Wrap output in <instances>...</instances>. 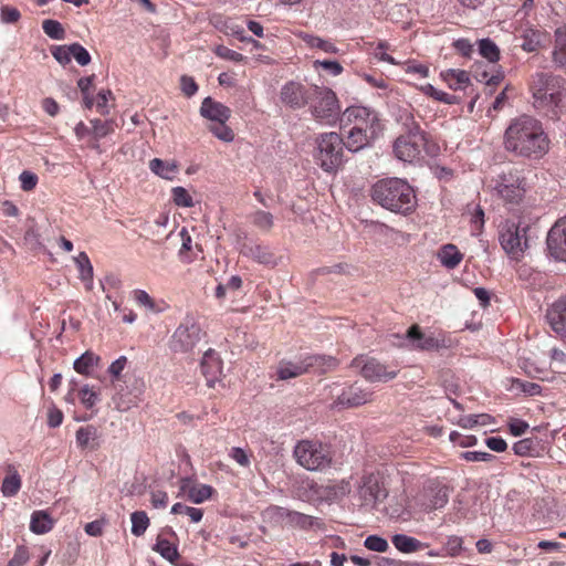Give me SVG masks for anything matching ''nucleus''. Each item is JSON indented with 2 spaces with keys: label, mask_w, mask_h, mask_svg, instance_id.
Returning a JSON list of instances; mask_svg holds the SVG:
<instances>
[{
  "label": "nucleus",
  "mask_w": 566,
  "mask_h": 566,
  "mask_svg": "<svg viewBox=\"0 0 566 566\" xmlns=\"http://www.w3.org/2000/svg\"><path fill=\"white\" fill-rule=\"evenodd\" d=\"M505 148L524 157H542L548 150V140L542 124L527 115L515 118L505 130Z\"/></svg>",
  "instance_id": "1"
},
{
  "label": "nucleus",
  "mask_w": 566,
  "mask_h": 566,
  "mask_svg": "<svg viewBox=\"0 0 566 566\" xmlns=\"http://www.w3.org/2000/svg\"><path fill=\"white\" fill-rule=\"evenodd\" d=\"M400 120L406 129L394 143L395 156L405 163H416L423 158V154L434 156L438 147L428 142L427 135L415 122L413 115L405 111Z\"/></svg>",
  "instance_id": "2"
},
{
  "label": "nucleus",
  "mask_w": 566,
  "mask_h": 566,
  "mask_svg": "<svg viewBox=\"0 0 566 566\" xmlns=\"http://www.w3.org/2000/svg\"><path fill=\"white\" fill-rule=\"evenodd\" d=\"M371 198L382 208L407 214L416 207V195L410 185L399 178L377 181L371 189Z\"/></svg>",
  "instance_id": "3"
},
{
  "label": "nucleus",
  "mask_w": 566,
  "mask_h": 566,
  "mask_svg": "<svg viewBox=\"0 0 566 566\" xmlns=\"http://www.w3.org/2000/svg\"><path fill=\"white\" fill-rule=\"evenodd\" d=\"M352 122L354 126L348 132L344 145L349 151L356 153L368 145L375 133L374 124L377 122V117L366 107H348L344 112L340 123L346 125Z\"/></svg>",
  "instance_id": "4"
},
{
  "label": "nucleus",
  "mask_w": 566,
  "mask_h": 566,
  "mask_svg": "<svg viewBox=\"0 0 566 566\" xmlns=\"http://www.w3.org/2000/svg\"><path fill=\"white\" fill-rule=\"evenodd\" d=\"M293 457L297 464L308 471H324L333 464L331 447L314 439L297 441L293 449Z\"/></svg>",
  "instance_id": "5"
},
{
  "label": "nucleus",
  "mask_w": 566,
  "mask_h": 566,
  "mask_svg": "<svg viewBox=\"0 0 566 566\" xmlns=\"http://www.w3.org/2000/svg\"><path fill=\"white\" fill-rule=\"evenodd\" d=\"M317 164L327 172L335 171L343 164L344 140L337 133L322 134L317 140Z\"/></svg>",
  "instance_id": "6"
},
{
  "label": "nucleus",
  "mask_w": 566,
  "mask_h": 566,
  "mask_svg": "<svg viewBox=\"0 0 566 566\" xmlns=\"http://www.w3.org/2000/svg\"><path fill=\"white\" fill-rule=\"evenodd\" d=\"M336 360L332 357L326 358L319 355H306L300 357L297 361L282 360L280 361L276 374L281 380L298 377L312 370H324V367H334Z\"/></svg>",
  "instance_id": "7"
},
{
  "label": "nucleus",
  "mask_w": 566,
  "mask_h": 566,
  "mask_svg": "<svg viewBox=\"0 0 566 566\" xmlns=\"http://www.w3.org/2000/svg\"><path fill=\"white\" fill-rule=\"evenodd\" d=\"M312 115L319 122L334 123L339 115L340 107L336 94L328 87H312Z\"/></svg>",
  "instance_id": "8"
},
{
  "label": "nucleus",
  "mask_w": 566,
  "mask_h": 566,
  "mask_svg": "<svg viewBox=\"0 0 566 566\" xmlns=\"http://www.w3.org/2000/svg\"><path fill=\"white\" fill-rule=\"evenodd\" d=\"M333 402L331 407L336 410L357 408L373 401L374 392L361 388L356 382L345 386H334L331 390Z\"/></svg>",
  "instance_id": "9"
},
{
  "label": "nucleus",
  "mask_w": 566,
  "mask_h": 566,
  "mask_svg": "<svg viewBox=\"0 0 566 566\" xmlns=\"http://www.w3.org/2000/svg\"><path fill=\"white\" fill-rule=\"evenodd\" d=\"M352 366L359 368L361 376L370 382H387L396 378L399 373L397 364H382L376 358L364 356L355 357Z\"/></svg>",
  "instance_id": "10"
},
{
  "label": "nucleus",
  "mask_w": 566,
  "mask_h": 566,
  "mask_svg": "<svg viewBox=\"0 0 566 566\" xmlns=\"http://www.w3.org/2000/svg\"><path fill=\"white\" fill-rule=\"evenodd\" d=\"M527 227L506 221L500 231V243L504 251L513 259H520L528 248L526 238Z\"/></svg>",
  "instance_id": "11"
},
{
  "label": "nucleus",
  "mask_w": 566,
  "mask_h": 566,
  "mask_svg": "<svg viewBox=\"0 0 566 566\" xmlns=\"http://www.w3.org/2000/svg\"><path fill=\"white\" fill-rule=\"evenodd\" d=\"M205 336L206 333L202 331L197 321L181 322L171 336L170 348L174 352H189Z\"/></svg>",
  "instance_id": "12"
},
{
  "label": "nucleus",
  "mask_w": 566,
  "mask_h": 566,
  "mask_svg": "<svg viewBox=\"0 0 566 566\" xmlns=\"http://www.w3.org/2000/svg\"><path fill=\"white\" fill-rule=\"evenodd\" d=\"M533 106L548 118L556 120L566 111V92L547 93L545 96L533 95Z\"/></svg>",
  "instance_id": "13"
},
{
  "label": "nucleus",
  "mask_w": 566,
  "mask_h": 566,
  "mask_svg": "<svg viewBox=\"0 0 566 566\" xmlns=\"http://www.w3.org/2000/svg\"><path fill=\"white\" fill-rule=\"evenodd\" d=\"M530 90L532 96L541 94L545 96L547 93L566 92V80L560 75L549 72H536L531 77Z\"/></svg>",
  "instance_id": "14"
},
{
  "label": "nucleus",
  "mask_w": 566,
  "mask_h": 566,
  "mask_svg": "<svg viewBox=\"0 0 566 566\" xmlns=\"http://www.w3.org/2000/svg\"><path fill=\"white\" fill-rule=\"evenodd\" d=\"M178 536L172 527L165 526L158 533L153 549L160 554V556L167 559L169 563L177 564L180 558V554L178 552Z\"/></svg>",
  "instance_id": "15"
},
{
  "label": "nucleus",
  "mask_w": 566,
  "mask_h": 566,
  "mask_svg": "<svg viewBox=\"0 0 566 566\" xmlns=\"http://www.w3.org/2000/svg\"><path fill=\"white\" fill-rule=\"evenodd\" d=\"M407 337L412 345L422 350H439L441 348H450L452 346L451 338H447L442 335H426L421 332L418 325H412L408 332Z\"/></svg>",
  "instance_id": "16"
},
{
  "label": "nucleus",
  "mask_w": 566,
  "mask_h": 566,
  "mask_svg": "<svg viewBox=\"0 0 566 566\" xmlns=\"http://www.w3.org/2000/svg\"><path fill=\"white\" fill-rule=\"evenodd\" d=\"M358 494L365 505H375L377 502L385 500L388 495L379 478L374 473L365 474L361 478Z\"/></svg>",
  "instance_id": "17"
},
{
  "label": "nucleus",
  "mask_w": 566,
  "mask_h": 566,
  "mask_svg": "<svg viewBox=\"0 0 566 566\" xmlns=\"http://www.w3.org/2000/svg\"><path fill=\"white\" fill-rule=\"evenodd\" d=\"M546 241L551 255L557 261L566 262V217L554 223Z\"/></svg>",
  "instance_id": "18"
},
{
  "label": "nucleus",
  "mask_w": 566,
  "mask_h": 566,
  "mask_svg": "<svg viewBox=\"0 0 566 566\" xmlns=\"http://www.w3.org/2000/svg\"><path fill=\"white\" fill-rule=\"evenodd\" d=\"M312 88H305L302 84L291 81L283 85L280 94L282 103L292 108H302L310 103Z\"/></svg>",
  "instance_id": "19"
},
{
  "label": "nucleus",
  "mask_w": 566,
  "mask_h": 566,
  "mask_svg": "<svg viewBox=\"0 0 566 566\" xmlns=\"http://www.w3.org/2000/svg\"><path fill=\"white\" fill-rule=\"evenodd\" d=\"M240 253L268 268H275L282 260V256H277L269 245L260 243H245L242 245Z\"/></svg>",
  "instance_id": "20"
},
{
  "label": "nucleus",
  "mask_w": 566,
  "mask_h": 566,
  "mask_svg": "<svg viewBox=\"0 0 566 566\" xmlns=\"http://www.w3.org/2000/svg\"><path fill=\"white\" fill-rule=\"evenodd\" d=\"M201 371L206 377L207 386L213 388L222 374V361L214 350L208 349L201 360Z\"/></svg>",
  "instance_id": "21"
},
{
  "label": "nucleus",
  "mask_w": 566,
  "mask_h": 566,
  "mask_svg": "<svg viewBox=\"0 0 566 566\" xmlns=\"http://www.w3.org/2000/svg\"><path fill=\"white\" fill-rule=\"evenodd\" d=\"M449 500L448 491L446 488H429L424 489L420 495V505L423 511L430 512L442 509Z\"/></svg>",
  "instance_id": "22"
},
{
  "label": "nucleus",
  "mask_w": 566,
  "mask_h": 566,
  "mask_svg": "<svg viewBox=\"0 0 566 566\" xmlns=\"http://www.w3.org/2000/svg\"><path fill=\"white\" fill-rule=\"evenodd\" d=\"M200 114L211 122H227L230 118L231 111L222 103L213 101L211 97H206L200 107Z\"/></svg>",
  "instance_id": "23"
},
{
  "label": "nucleus",
  "mask_w": 566,
  "mask_h": 566,
  "mask_svg": "<svg viewBox=\"0 0 566 566\" xmlns=\"http://www.w3.org/2000/svg\"><path fill=\"white\" fill-rule=\"evenodd\" d=\"M98 430L93 424L80 427L76 431V443L81 449L96 450L99 448Z\"/></svg>",
  "instance_id": "24"
},
{
  "label": "nucleus",
  "mask_w": 566,
  "mask_h": 566,
  "mask_svg": "<svg viewBox=\"0 0 566 566\" xmlns=\"http://www.w3.org/2000/svg\"><path fill=\"white\" fill-rule=\"evenodd\" d=\"M6 478L3 479L1 492L4 496H14L21 489V476L13 464L4 467Z\"/></svg>",
  "instance_id": "25"
},
{
  "label": "nucleus",
  "mask_w": 566,
  "mask_h": 566,
  "mask_svg": "<svg viewBox=\"0 0 566 566\" xmlns=\"http://www.w3.org/2000/svg\"><path fill=\"white\" fill-rule=\"evenodd\" d=\"M553 62L566 72V28L555 31V46L552 52Z\"/></svg>",
  "instance_id": "26"
},
{
  "label": "nucleus",
  "mask_w": 566,
  "mask_h": 566,
  "mask_svg": "<svg viewBox=\"0 0 566 566\" xmlns=\"http://www.w3.org/2000/svg\"><path fill=\"white\" fill-rule=\"evenodd\" d=\"M181 489L186 492L188 500L195 504L203 503L216 493V490L208 484H192L189 488L184 485Z\"/></svg>",
  "instance_id": "27"
},
{
  "label": "nucleus",
  "mask_w": 566,
  "mask_h": 566,
  "mask_svg": "<svg viewBox=\"0 0 566 566\" xmlns=\"http://www.w3.org/2000/svg\"><path fill=\"white\" fill-rule=\"evenodd\" d=\"M149 169L160 178L171 180L178 172V164L175 160L165 161L154 158L149 161Z\"/></svg>",
  "instance_id": "28"
},
{
  "label": "nucleus",
  "mask_w": 566,
  "mask_h": 566,
  "mask_svg": "<svg viewBox=\"0 0 566 566\" xmlns=\"http://www.w3.org/2000/svg\"><path fill=\"white\" fill-rule=\"evenodd\" d=\"M392 544L394 546L402 553H413L417 551H420L424 547H428V544H424L420 542L419 539L405 535V534H397L392 536Z\"/></svg>",
  "instance_id": "29"
},
{
  "label": "nucleus",
  "mask_w": 566,
  "mask_h": 566,
  "mask_svg": "<svg viewBox=\"0 0 566 566\" xmlns=\"http://www.w3.org/2000/svg\"><path fill=\"white\" fill-rule=\"evenodd\" d=\"M53 520L44 511H35L32 513L30 530L35 534H45L53 528Z\"/></svg>",
  "instance_id": "30"
},
{
  "label": "nucleus",
  "mask_w": 566,
  "mask_h": 566,
  "mask_svg": "<svg viewBox=\"0 0 566 566\" xmlns=\"http://www.w3.org/2000/svg\"><path fill=\"white\" fill-rule=\"evenodd\" d=\"M443 80L448 83L452 90L464 88L470 83L468 72L462 70H447L441 73Z\"/></svg>",
  "instance_id": "31"
},
{
  "label": "nucleus",
  "mask_w": 566,
  "mask_h": 566,
  "mask_svg": "<svg viewBox=\"0 0 566 566\" xmlns=\"http://www.w3.org/2000/svg\"><path fill=\"white\" fill-rule=\"evenodd\" d=\"M440 262L448 269H454L462 260V254L453 244L443 245L438 254Z\"/></svg>",
  "instance_id": "32"
},
{
  "label": "nucleus",
  "mask_w": 566,
  "mask_h": 566,
  "mask_svg": "<svg viewBox=\"0 0 566 566\" xmlns=\"http://www.w3.org/2000/svg\"><path fill=\"white\" fill-rule=\"evenodd\" d=\"M74 261L77 265L81 280L86 283V289L91 290L93 284V266L88 255L85 252H81L74 258Z\"/></svg>",
  "instance_id": "33"
},
{
  "label": "nucleus",
  "mask_w": 566,
  "mask_h": 566,
  "mask_svg": "<svg viewBox=\"0 0 566 566\" xmlns=\"http://www.w3.org/2000/svg\"><path fill=\"white\" fill-rule=\"evenodd\" d=\"M101 358L93 352H85L74 361V369L81 375H90L92 369L96 367Z\"/></svg>",
  "instance_id": "34"
},
{
  "label": "nucleus",
  "mask_w": 566,
  "mask_h": 566,
  "mask_svg": "<svg viewBox=\"0 0 566 566\" xmlns=\"http://www.w3.org/2000/svg\"><path fill=\"white\" fill-rule=\"evenodd\" d=\"M499 195L509 203H518L525 195V184L509 187H495Z\"/></svg>",
  "instance_id": "35"
},
{
  "label": "nucleus",
  "mask_w": 566,
  "mask_h": 566,
  "mask_svg": "<svg viewBox=\"0 0 566 566\" xmlns=\"http://www.w3.org/2000/svg\"><path fill=\"white\" fill-rule=\"evenodd\" d=\"M251 222L254 227L263 232H269L274 226V217L271 212L264 210H256L250 216Z\"/></svg>",
  "instance_id": "36"
},
{
  "label": "nucleus",
  "mask_w": 566,
  "mask_h": 566,
  "mask_svg": "<svg viewBox=\"0 0 566 566\" xmlns=\"http://www.w3.org/2000/svg\"><path fill=\"white\" fill-rule=\"evenodd\" d=\"M543 34L533 29H525L522 34L523 42L521 48L526 52H534L541 45Z\"/></svg>",
  "instance_id": "37"
},
{
  "label": "nucleus",
  "mask_w": 566,
  "mask_h": 566,
  "mask_svg": "<svg viewBox=\"0 0 566 566\" xmlns=\"http://www.w3.org/2000/svg\"><path fill=\"white\" fill-rule=\"evenodd\" d=\"M132 521V533L135 536H142L145 534L146 530L149 526V517L144 511H136L130 515Z\"/></svg>",
  "instance_id": "38"
},
{
  "label": "nucleus",
  "mask_w": 566,
  "mask_h": 566,
  "mask_svg": "<svg viewBox=\"0 0 566 566\" xmlns=\"http://www.w3.org/2000/svg\"><path fill=\"white\" fill-rule=\"evenodd\" d=\"M479 52L489 62H496L500 59L497 45L489 38L479 41Z\"/></svg>",
  "instance_id": "39"
},
{
  "label": "nucleus",
  "mask_w": 566,
  "mask_h": 566,
  "mask_svg": "<svg viewBox=\"0 0 566 566\" xmlns=\"http://www.w3.org/2000/svg\"><path fill=\"white\" fill-rule=\"evenodd\" d=\"M537 450V442L535 439L525 438L513 444V451L521 457H533Z\"/></svg>",
  "instance_id": "40"
},
{
  "label": "nucleus",
  "mask_w": 566,
  "mask_h": 566,
  "mask_svg": "<svg viewBox=\"0 0 566 566\" xmlns=\"http://www.w3.org/2000/svg\"><path fill=\"white\" fill-rule=\"evenodd\" d=\"M171 513L187 515L192 523H199L203 516V511L201 509L187 506L182 503H175L171 507Z\"/></svg>",
  "instance_id": "41"
},
{
  "label": "nucleus",
  "mask_w": 566,
  "mask_h": 566,
  "mask_svg": "<svg viewBox=\"0 0 566 566\" xmlns=\"http://www.w3.org/2000/svg\"><path fill=\"white\" fill-rule=\"evenodd\" d=\"M77 396L81 403L86 409H92L99 400L98 392L91 388L88 385H85L82 388H80Z\"/></svg>",
  "instance_id": "42"
},
{
  "label": "nucleus",
  "mask_w": 566,
  "mask_h": 566,
  "mask_svg": "<svg viewBox=\"0 0 566 566\" xmlns=\"http://www.w3.org/2000/svg\"><path fill=\"white\" fill-rule=\"evenodd\" d=\"M44 33L54 40H63L65 36V30L62 24L52 19L44 20L42 23Z\"/></svg>",
  "instance_id": "43"
},
{
  "label": "nucleus",
  "mask_w": 566,
  "mask_h": 566,
  "mask_svg": "<svg viewBox=\"0 0 566 566\" xmlns=\"http://www.w3.org/2000/svg\"><path fill=\"white\" fill-rule=\"evenodd\" d=\"M209 129L220 140L229 143L234 138L233 130L226 125V122H216L209 126Z\"/></svg>",
  "instance_id": "44"
},
{
  "label": "nucleus",
  "mask_w": 566,
  "mask_h": 566,
  "mask_svg": "<svg viewBox=\"0 0 566 566\" xmlns=\"http://www.w3.org/2000/svg\"><path fill=\"white\" fill-rule=\"evenodd\" d=\"M421 91L431 97H433L437 101L444 102L447 104H454L458 102L457 96L450 95L448 93H444L442 91H438L434 88L431 84H426L421 86Z\"/></svg>",
  "instance_id": "45"
},
{
  "label": "nucleus",
  "mask_w": 566,
  "mask_h": 566,
  "mask_svg": "<svg viewBox=\"0 0 566 566\" xmlns=\"http://www.w3.org/2000/svg\"><path fill=\"white\" fill-rule=\"evenodd\" d=\"M92 124V133L96 138H103L108 134L114 132V122L113 120H101L93 119Z\"/></svg>",
  "instance_id": "46"
},
{
  "label": "nucleus",
  "mask_w": 566,
  "mask_h": 566,
  "mask_svg": "<svg viewBox=\"0 0 566 566\" xmlns=\"http://www.w3.org/2000/svg\"><path fill=\"white\" fill-rule=\"evenodd\" d=\"M525 184V178L520 175L517 170H510L507 172H503L500 175L496 187H504L507 185L509 187H513L515 185Z\"/></svg>",
  "instance_id": "47"
},
{
  "label": "nucleus",
  "mask_w": 566,
  "mask_h": 566,
  "mask_svg": "<svg viewBox=\"0 0 566 566\" xmlns=\"http://www.w3.org/2000/svg\"><path fill=\"white\" fill-rule=\"evenodd\" d=\"M450 441L461 448L474 447L478 443V438L473 434H462L458 431H451L449 436Z\"/></svg>",
  "instance_id": "48"
},
{
  "label": "nucleus",
  "mask_w": 566,
  "mask_h": 566,
  "mask_svg": "<svg viewBox=\"0 0 566 566\" xmlns=\"http://www.w3.org/2000/svg\"><path fill=\"white\" fill-rule=\"evenodd\" d=\"M303 40L310 46L321 49V50H323L326 53H336L337 52V49L334 46L333 43H331V42H328L326 40H323V39H321L318 36L305 34L303 36Z\"/></svg>",
  "instance_id": "49"
},
{
  "label": "nucleus",
  "mask_w": 566,
  "mask_h": 566,
  "mask_svg": "<svg viewBox=\"0 0 566 566\" xmlns=\"http://www.w3.org/2000/svg\"><path fill=\"white\" fill-rule=\"evenodd\" d=\"M172 200L179 207H192L193 200L184 187L172 188Z\"/></svg>",
  "instance_id": "50"
},
{
  "label": "nucleus",
  "mask_w": 566,
  "mask_h": 566,
  "mask_svg": "<svg viewBox=\"0 0 566 566\" xmlns=\"http://www.w3.org/2000/svg\"><path fill=\"white\" fill-rule=\"evenodd\" d=\"M251 453L242 448L233 447L229 451V457L242 468H249L251 464Z\"/></svg>",
  "instance_id": "51"
},
{
  "label": "nucleus",
  "mask_w": 566,
  "mask_h": 566,
  "mask_svg": "<svg viewBox=\"0 0 566 566\" xmlns=\"http://www.w3.org/2000/svg\"><path fill=\"white\" fill-rule=\"evenodd\" d=\"M71 53L75 61L81 65L85 66L91 62V55L88 51L82 46L80 43L71 44Z\"/></svg>",
  "instance_id": "52"
},
{
  "label": "nucleus",
  "mask_w": 566,
  "mask_h": 566,
  "mask_svg": "<svg viewBox=\"0 0 566 566\" xmlns=\"http://www.w3.org/2000/svg\"><path fill=\"white\" fill-rule=\"evenodd\" d=\"M463 539L460 536L452 535L449 536L443 548L444 555L448 556H458L462 551Z\"/></svg>",
  "instance_id": "53"
},
{
  "label": "nucleus",
  "mask_w": 566,
  "mask_h": 566,
  "mask_svg": "<svg viewBox=\"0 0 566 566\" xmlns=\"http://www.w3.org/2000/svg\"><path fill=\"white\" fill-rule=\"evenodd\" d=\"M365 547L369 551L384 553L389 546L385 538L377 535H370L365 539Z\"/></svg>",
  "instance_id": "54"
},
{
  "label": "nucleus",
  "mask_w": 566,
  "mask_h": 566,
  "mask_svg": "<svg viewBox=\"0 0 566 566\" xmlns=\"http://www.w3.org/2000/svg\"><path fill=\"white\" fill-rule=\"evenodd\" d=\"M461 459L468 461V462H476V461H483V462H492L495 460V455L483 452V451H465L461 453Z\"/></svg>",
  "instance_id": "55"
},
{
  "label": "nucleus",
  "mask_w": 566,
  "mask_h": 566,
  "mask_svg": "<svg viewBox=\"0 0 566 566\" xmlns=\"http://www.w3.org/2000/svg\"><path fill=\"white\" fill-rule=\"evenodd\" d=\"M546 318H566V297H562L552 304Z\"/></svg>",
  "instance_id": "56"
},
{
  "label": "nucleus",
  "mask_w": 566,
  "mask_h": 566,
  "mask_svg": "<svg viewBox=\"0 0 566 566\" xmlns=\"http://www.w3.org/2000/svg\"><path fill=\"white\" fill-rule=\"evenodd\" d=\"M52 55L62 65L69 64L71 62V57H72L71 44L55 46L52 50Z\"/></svg>",
  "instance_id": "57"
},
{
  "label": "nucleus",
  "mask_w": 566,
  "mask_h": 566,
  "mask_svg": "<svg viewBox=\"0 0 566 566\" xmlns=\"http://www.w3.org/2000/svg\"><path fill=\"white\" fill-rule=\"evenodd\" d=\"M128 359L126 356H119L115 361H113L108 367V374L113 377L114 380H119L123 370L126 368Z\"/></svg>",
  "instance_id": "58"
},
{
  "label": "nucleus",
  "mask_w": 566,
  "mask_h": 566,
  "mask_svg": "<svg viewBox=\"0 0 566 566\" xmlns=\"http://www.w3.org/2000/svg\"><path fill=\"white\" fill-rule=\"evenodd\" d=\"M467 211L471 214V222L480 230L484 224V211L482 208L479 205H468Z\"/></svg>",
  "instance_id": "59"
},
{
  "label": "nucleus",
  "mask_w": 566,
  "mask_h": 566,
  "mask_svg": "<svg viewBox=\"0 0 566 566\" xmlns=\"http://www.w3.org/2000/svg\"><path fill=\"white\" fill-rule=\"evenodd\" d=\"M29 551L25 546H18L7 566H23L29 560Z\"/></svg>",
  "instance_id": "60"
},
{
  "label": "nucleus",
  "mask_w": 566,
  "mask_h": 566,
  "mask_svg": "<svg viewBox=\"0 0 566 566\" xmlns=\"http://www.w3.org/2000/svg\"><path fill=\"white\" fill-rule=\"evenodd\" d=\"M214 53L226 60L234 61V62H241L243 60V55L239 52H235L224 45H218L214 49Z\"/></svg>",
  "instance_id": "61"
},
{
  "label": "nucleus",
  "mask_w": 566,
  "mask_h": 566,
  "mask_svg": "<svg viewBox=\"0 0 566 566\" xmlns=\"http://www.w3.org/2000/svg\"><path fill=\"white\" fill-rule=\"evenodd\" d=\"M21 14L15 8L3 6L0 11V18L3 23H15L19 21Z\"/></svg>",
  "instance_id": "62"
},
{
  "label": "nucleus",
  "mask_w": 566,
  "mask_h": 566,
  "mask_svg": "<svg viewBox=\"0 0 566 566\" xmlns=\"http://www.w3.org/2000/svg\"><path fill=\"white\" fill-rule=\"evenodd\" d=\"M488 415L480 416H462L454 423L464 429H472L478 424H484V422H480V418H488Z\"/></svg>",
  "instance_id": "63"
},
{
  "label": "nucleus",
  "mask_w": 566,
  "mask_h": 566,
  "mask_svg": "<svg viewBox=\"0 0 566 566\" xmlns=\"http://www.w3.org/2000/svg\"><path fill=\"white\" fill-rule=\"evenodd\" d=\"M19 179L24 191L33 190L38 184L36 175L28 170L22 171Z\"/></svg>",
  "instance_id": "64"
}]
</instances>
